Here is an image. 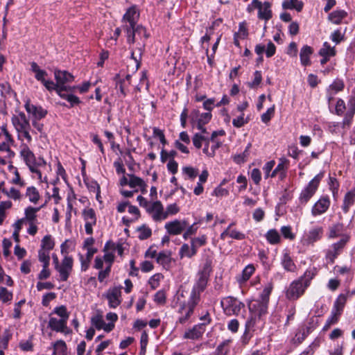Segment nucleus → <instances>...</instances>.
I'll return each mask as SVG.
<instances>
[{
    "mask_svg": "<svg viewBox=\"0 0 355 355\" xmlns=\"http://www.w3.org/2000/svg\"><path fill=\"white\" fill-rule=\"evenodd\" d=\"M248 306L250 312L252 315L261 318L267 313L268 303L257 300L250 304Z\"/></svg>",
    "mask_w": 355,
    "mask_h": 355,
    "instance_id": "22",
    "label": "nucleus"
},
{
    "mask_svg": "<svg viewBox=\"0 0 355 355\" xmlns=\"http://www.w3.org/2000/svg\"><path fill=\"white\" fill-rule=\"evenodd\" d=\"M252 146V144L249 143L247 146L245 147V149L244 151L241 154H237L234 155L233 160L236 164H242L246 162L247 158L250 155V149Z\"/></svg>",
    "mask_w": 355,
    "mask_h": 355,
    "instance_id": "43",
    "label": "nucleus"
},
{
    "mask_svg": "<svg viewBox=\"0 0 355 355\" xmlns=\"http://www.w3.org/2000/svg\"><path fill=\"white\" fill-rule=\"evenodd\" d=\"M212 270V261L207 258L202 267L198 272L195 282L189 293L187 301L184 298V291L180 290L178 293V312L181 315L178 321L181 324L185 323L193 313L196 306L200 301L201 293L206 289Z\"/></svg>",
    "mask_w": 355,
    "mask_h": 355,
    "instance_id": "1",
    "label": "nucleus"
},
{
    "mask_svg": "<svg viewBox=\"0 0 355 355\" xmlns=\"http://www.w3.org/2000/svg\"><path fill=\"white\" fill-rule=\"evenodd\" d=\"M255 268L254 265L249 264L243 270L241 275L236 277V280L240 285L245 283L254 272Z\"/></svg>",
    "mask_w": 355,
    "mask_h": 355,
    "instance_id": "30",
    "label": "nucleus"
},
{
    "mask_svg": "<svg viewBox=\"0 0 355 355\" xmlns=\"http://www.w3.org/2000/svg\"><path fill=\"white\" fill-rule=\"evenodd\" d=\"M108 305L112 309L116 308L121 302V287H113L105 294Z\"/></svg>",
    "mask_w": 355,
    "mask_h": 355,
    "instance_id": "17",
    "label": "nucleus"
},
{
    "mask_svg": "<svg viewBox=\"0 0 355 355\" xmlns=\"http://www.w3.org/2000/svg\"><path fill=\"white\" fill-rule=\"evenodd\" d=\"M315 270L314 268H309V269H307L304 275L302 276H301L299 279H302V281L304 282V284L307 286L309 287L310 284H311V281L313 279V278L315 277Z\"/></svg>",
    "mask_w": 355,
    "mask_h": 355,
    "instance_id": "47",
    "label": "nucleus"
},
{
    "mask_svg": "<svg viewBox=\"0 0 355 355\" xmlns=\"http://www.w3.org/2000/svg\"><path fill=\"white\" fill-rule=\"evenodd\" d=\"M330 204V199L328 196H322L312 207V216L315 217L324 214L329 208Z\"/></svg>",
    "mask_w": 355,
    "mask_h": 355,
    "instance_id": "18",
    "label": "nucleus"
},
{
    "mask_svg": "<svg viewBox=\"0 0 355 355\" xmlns=\"http://www.w3.org/2000/svg\"><path fill=\"white\" fill-rule=\"evenodd\" d=\"M171 259V252L162 251L157 256V262L162 265L165 269H168L170 268Z\"/></svg>",
    "mask_w": 355,
    "mask_h": 355,
    "instance_id": "31",
    "label": "nucleus"
},
{
    "mask_svg": "<svg viewBox=\"0 0 355 355\" xmlns=\"http://www.w3.org/2000/svg\"><path fill=\"white\" fill-rule=\"evenodd\" d=\"M48 327L53 331L60 332L64 335L71 334V330L67 327V321L50 315Z\"/></svg>",
    "mask_w": 355,
    "mask_h": 355,
    "instance_id": "15",
    "label": "nucleus"
},
{
    "mask_svg": "<svg viewBox=\"0 0 355 355\" xmlns=\"http://www.w3.org/2000/svg\"><path fill=\"white\" fill-rule=\"evenodd\" d=\"M24 107L30 116H33L32 120H40L46 116L47 111L41 106H37L31 103L30 101H26Z\"/></svg>",
    "mask_w": 355,
    "mask_h": 355,
    "instance_id": "20",
    "label": "nucleus"
},
{
    "mask_svg": "<svg viewBox=\"0 0 355 355\" xmlns=\"http://www.w3.org/2000/svg\"><path fill=\"white\" fill-rule=\"evenodd\" d=\"M207 236L203 234L198 237L193 238L191 240V244L196 249V250L198 251V248L203 246L207 243Z\"/></svg>",
    "mask_w": 355,
    "mask_h": 355,
    "instance_id": "54",
    "label": "nucleus"
},
{
    "mask_svg": "<svg viewBox=\"0 0 355 355\" xmlns=\"http://www.w3.org/2000/svg\"><path fill=\"white\" fill-rule=\"evenodd\" d=\"M196 253L197 251L193 245H191V246H189L187 243H184L179 250V256L180 259H183L184 257L191 258L196 255Z\"/></svg>",
    "mask_w": 355,
    "mask_h": 355,
    "instance_id": "38",
    "label": "nucleus"
},
{
    "mask_svg": "<svg viewBox=\"0 0 355 355\" xmlns=\"http://www.w3.org/2000/svg\"><path fill=\"white\" fill-rule=\"evenodd\" d=\"M12 297V291H10L6 288L0 286V302L3 304H8L11 302Z\"/></svg>",
    "mask_w": 355,
    "mask_h": 355,
    "instance_id": "42",
    "label": "nucleus"
},
{
    "mask_svg": "<svg viewBox=\"0 0 355 355\" xmlns=\"http://www.w3.org/2000/svg\"><path fill=\"white\" fill-rule=\"evenodd\" d=\"M93 327L98 330L103 329L106 332H110L114 328V324L112 322L106 323L101 315H96L91 319Z\"/></svg>",
    "mask_w": 355,
    "mask_h": 355,
    "instance_id": "24",
    "label": "nucleus"
},
{
    "mask_svg": "<svg viewBox=\"0 0 355 355\" xmlns=\"http://www.w3.org/2000/svg\"><path fill=\"white\" fill-rule=\"evenodd\" d=\"M345 110L346 105L345 101L341 98H338L335 107V113L338 116H341L343 114Z\"/></svg>",
    "mask_w": 355,
    "mask_h": 355,
    "instance_id": "63",
    "label": "nucleus"
},
{
    "mask_svg": "<svg viewBox=\"0 0 355 355\" xmlns=\"http://www.w3.org/2000/svg\"><path fill=\"white\" fill-rule=\"evenodd\" d=\"M180 211V207L176 203H173L167 205L166 210H164L166 214V218L169 216H173L177 214Z\"/></svg>",
    "mask_w": 355,
    "mask_h": 355,
    "instance_id": "62",
    "label": "nucleus"
},
{
    "mask_svg": "<svg viewBox=\"0 0 355 355\" xmlns=\"http://www.w3.org/2000/svg\"><path fill=\"white\" fill-rule=\"evenodd\" d=\"M345 227L344 225L341 223H337L333 224L329 227V231L327 234V237L329 239H334L337 237H342L343 235Z\"/></svg>",
    "mask_w": 355,
    "mask_h": 355,
    "instance_id": "27",
    "label": "nucleus"
},
{
    "mask_svg": "<svg viewBox=\"0 0 355 355\" xmlns=\"http://www.w3.org/2000/svg\"><path fill=\"white\" fill-rule=\"evenodd\" d=\"M302 279L293 281L286 291V297L289 300H296L300 298L308 288Z\"/></svg>",
    "mask_w": 355,
    "mask_h": 355,
    "instance_id": "10",
    "label": "nucleus"
},
{
    "mask_svg": "<svg viewBox=\"0 0 355 355\" xmlns=\"http://www.w3.org/2000/svg\"><path fill=\"white\" fill-rule=\"evenodd\" d=\"M261 80H262L261 72L259 71H256L254 73V80L251 83H248V86L250 88H256L261 83Z\"/></svg>",
    "mask_w": 355,
    "mask_h": 355,
    "instance_id": "61",
    "label": "nucleus"
},
{
    "mask_svg": "<svg viewBox=\"0 0 355 355\" xmlns=\"http://www.w3.org/2000/svg\"><path fill=\"white\" fill-rule=\"evenodd\" d=\"M209 172L206 169L202 171V173L199 175L198 182H197V184L193 189V193L195 195L200 196L203 193L204 187L202 184L207 182Z\"/></svg>",
    "mask_w": 355,
    "mask_h": 355,
    "instance_id": "29",
    "label": "nucleus"
},
{
    "mask_svg": "<svg viewBox=\"0 0 355 355\" xmlns=\"http://www.w3.org/2000/svg\"><path fill=\"white\" fill-rule=\"evenodd\" d=\"M281 264L284 269L288 272H295L296 270V265L287 250H284L282 253Z\"/></svg>",
    "mask_w": 355,
    "mask_h": 355,
    "instance_id": "26",
    "label": "nucleus"
},
{
    "mask_svg": "<svg viewBox=\"0 0 355 355\" xmlns=\"http://www.w3.org/2000/svg\"><path fill=\"white\" fill-rule=\"evenodd\" d=\"M205 331V327H204V324H198L185 331L183 338L185 339L197 340L202 336Z\"/></svg>",
    "mask_w": 355,
    "mask_h": 355,
    "instance_id": "25",
    "label": "nucleus"
},
{
    "mask_svg": "<svg viewBox=\"0 0 355 355\" xmlns=\"http://www.w3.org/2000/svg\"><path fill=\"white\" fill-rule=\"evenodd\" d=\"M73 93V92H67L66 91L57 92L58 95L60 98L66 100L70 103L71 107L80 104L81 102L80 98L78 96H75Z\"/></svg>",
    "mask_w": 355,
    "mask_h": 355,
    "instance_id": "34",
    "label": "nucleus"
},
{
    "mask_svg": "<svg viewBox=\"0 0 355 355\" xmlns=\"http://www.w3.org/2000/svg\"><path fill=\"white\" fill-rule=\"evenodd\" d=\"M83 217L85 222V229L87 234H93V227L96 224V216L92 208H85L83 210Z\"/></svg>",
    "mask_w": 355,
    "mask_h": 355,
    "instance_id": "16",
    "label": "nucleus"
},
{
    "mask_svg": "<svg viewBox=\"0 0 355 355\" xmlns=\"http://www.w3.org/2000/svg\"><path fill=\"white\" fill-rule=\"evenodd\" d=\"M319 55L321 56H334L336 55L335 47L331 46L327 42H324L322 47L319 51Z\"/></svg>",
    "mask_w": 355,
    "mask_h": 355,
    "instance_id": "44",
    "label": "nucleus"
},
{
    "mask_svg": "<svg viewBox=\"0 0 355 355\" xmlns=\"http://www.w3.org/2000/svg\"><path fill=\"white\" fill-rule=\"evenodd\" d=\"M266 241L271 245L279 244L282 241L279 232L275 229L269 230L265 235Z\"/></svg>",
    "mask_w": 355,
    "mask_h": 355,
    "instance_id": "36",
    "label": "nucleus"
},
{
    "mask_svg": "<svg viewBox=\"0 0 355 355\" xmlns=\"http://www.w3.org/2000/svg\"><path fill=\"white\" fill-rule=\"evenodd\" d=\"M254 324L253 322V318L248 320L245 323V331L241 337V341L244 345L248 343L249 340L252 336V331H254Z\"/></svg>",
    "mask_w": 355,
    "mask_h": 355,
    "instance_id": "33",
    "label": "nucleus"
},
{
    "mask_svg": "<svg viewBox=\"0 0 355 355\" xmlns=\"http://www.w3.org/2000/svg\"><path fill=\"white\" fill-rule=\"evenodd\" d=\"M11 121L17 133L18 140L21 142L26 141L28 144H31L32 142V137L30 134L31 126L26 114L24 112H19L12 117Z\"/></svg>",
    "mask_w": 355,
    "mask_h": 355,
    "instance_id": "3",
    "label": "nucleus"
},
{
    "mask_svg": "<svg viewBox=\"0 0 355 355\" xmlns=\"http://www.w3.org/2000/svg\"><path fill=\"white\" fill-rule=\"evenodd\" d=\"M254 9L258 10V18L265 21H268L272 18L271 3L268 1L262 3L259 0H252L248 5L247 10L251 12Z\"/></svg>",
    "mask_w": 355,
    "mask_h": 355,
    "instance_id": "8",
    "label": "nucleus"
},
{
    "mask_svg": "<svg viewBox=\"0 0 355 355\" xmlns=\"http://www.w3.org/2000/svg\"><path fill=\"white\" fill-rule=\"evenodd\" d=\"M146 211L155 222H160L166 219V214L164 212V207L159 200L150 202L146 209Z\"/></svg>",
    "mask_w": 355,
    "mask_h": 355,
    "instance_id": "13",
    "label": "nucleus"
},
{
    "mask_svg": "<svg viewBox=\"0 0 355 355\" xmlns=\"http://www.w3.org/2000/svg\"><path fill=\"white\" fill-rule=\"evenodd\" d=\"M107 250L112 251L114 254V252L116 251L119 255H122L123 252V248L121 244L115 245V243L112 241H107L105 244L103 251Z\"/></svg>",
    "mask_w": 355,
    "mask_h": 355,
    "instance_id": "50",
    "label": "nucleus"
},
{
    "mask_svg": "<svg viewBox=\"0 0 355 355\" xmlns=\"http://www.w3.org/2000/svg\"><path fill=\"white\" fill-rule=\"evenodd\" d=\"M26 197L33 204H37L40 200V194L37 189L33 186L27 187Z\"/></svg>",
    "mask_w": 355,
    "mask_h": 355,
    "instance_id": "37",
    "label": "nucleus"
},
{
    "mask_svg": "<svg viewBox=\"0 0 355 355\" xmlns=\"http://www.w3.org/2000/svg\"><path fill=\"white\" fill-rule=\"evenodd\" d=\"M187 227V220L185 219H175L165 223L164 228L170 235H180Z\"/></svg>",
    "mask_w": 355,
    "mask_h": 355,
    "instance_id": "14",
    "label": "nucleus"
},
{
    "mask_svg": "<svg viewBox=\"0 0 355 355\" xmlns=\"http://www.w3.org/2000/svg\"><path fill=\"white\" fill-rule=\"evenodd\" d=\"M164 276L161 273H156L150 277L148 284L151 289L155 290L159 287V283L163 279Z\"/></svg>",
    "mask_w": 355,
    "mask_h": 355,
    "instance_id": "56",
    "label": "nucleus"
},
{
    "mask_svg": "<svg viewBox=\"0 0 355 355\" xmlns=\"http://www.w3.org/2000/svg\"><path fill=\"white\" fill-rule=\"evenodd\" d=\"M355 202V188H352L350 191L346 193L343 199L342 209L345 213L349 211V208Z\"/></svg>",
    "mask_w": 355,
    "mask_h": 355,
    "instance_id": "28",
    "label": "nucleus"
},
{
    "mask_svg": "<svg viewBox=\"0 0 355 355\" xmlns=\"http://www.w3.org/2000/svg\"><path fill=\"white\" fill-rule=\"evenodd\" d=\"M26 300L23 299L14 305L12 318L15 320H19L21 318V306L25 304Z\"/></svg>",
    "mask_w": 355,
    "mask_h": 355,
    "instance_id": "57",
    "label": "nucleus"
},
{
    "mask_svg": "<svg viewBox=\"0 0 355 355\" xmlns=\"http://www.w3.org/2000/svg\"><path fill=\"white\" fill-rule=\"evenodd\" d=\"M324 175V172L317 174L300 193L299 200L302 204H306L313 196L318 189L320 181Z\"/></svg>",
    "mask_w": 355,
    "mask_h": 355,
    "instance_id": "7",
    "label": "nucleus"
},
{
    "mask_svg": "<svg viewBox=\"0 0 355 355\" xmlns=\"http://www.w3.org/2000/svg\"><path fill=\"white\" fill-rule=\"evenodd\" d=\"M349 234H343L339 241L332 243L325 251V259L328 263H334L336 259L342 253L350 240Z\"/></svg>",
    "mask_w": 355,
    "mask_h": 355,
    "instance_id": "6",
    "label": "nucleus"
},
{
    "mask_svg": "<svg viewBox=\"0 0 355 355\" xmlns=\"http://www.w3.org/2000/svg\"><path fill=\"white\" fill-rule=\"evenodd\" d=\"M38 260L42 263V266H46L50 264L49 252L44 249H40L38 251Z\"/></svg>",
    "mask_w": 355,
    "mask_h": 355,
    "instance_id": "55",
    "label": "nucleus"
},
{
    "mask_svg": "<svg viewBox=\"0 0 355 355\" xmlns=\"http://www.w3.org/2000/svg\"><path fill=\"white\" fill-rule=\"evenodd\" d=\"M220 304L224 313L227 315H237L241 309L245 308L244 303L232 296L223 298Z\"/></svg>",
    "mask_w": 355,
    "mask_h": 355,
    "instance_id": "9",
    "label": "nucleus"
},
{
    "mask_svg": "<svg viewBox=\"0 0 355 355\" xmlns=\"http://www.w3.org/2000/svg\"><path fill=\"white\" fill-rule=\"evenodd\" d=\"M273 289V285L271 282H268L264 287L262 293L260 295V299L259 300L269 303V298L270 293Z\"/></svg>",
    "mask_w": 355,
    "mask_h": 355,
    "instance_id": "51",
    "label": "nucleus"
},
{
    "mask_svg": "<svg viewBox=\"0 0 355 355\" xmlns=\"http://www.w3.org/2000/svg\"><path fill=\"white\" fill-rule=\"evenodd\" d=\"M67 241H66L61 245V253L62 254L65 255L62 260L61 263L56 267L55 269L59 272L60 280L63 282H66L68 279L70 273L72 271L73 265V259L72 257L67 256Z\"/></svg>",
    "mask_w": 355,
    "mask_h": 355,
    "instance_id": "5",
    "label": "nucleus"
},
{
    "mask_svg": "<svg viewBox=\"0 0 355 355\" xmlns=\"http://www.w3.org/2000/svg\"><path fill=\"white\" fill-rule=\"evenodd\" d=\"M54 241L51 235H46L42 239L41 248L50 252L54 248Z\"/></svg>",
    "mask_w": 355,
    "mask_h": 355,
    "instance_id": "49",
    "label": "nucleus"
},
{
    "mask_svg": "<svg viewBox=\"0 0 355 355\" xmlns=\"http://www.w3.org/2000/svg\"><path fill=\"white\" fill-rule=\"evenodd\" d=\"M53 355H55L57 353L62 354V355H65L67 353V345L65 342L62 340H59L55 342L53 345Z\"/></svg>",
    "mask_w": 355,
    "mask_h": 355,
    "instance_id": "46",
    "label": "nucleus"
},
{
    "mask_svg": "<svg viewBox=\"0 0 355 355\" xmlns=\"http://www.w3.org/2000/svg\"><path fill=\"white\" fill-rule=\"evenodd\" d=\"M1 193L8 198L12 199L14 200H19L21 198L20 191L15 187H10L8 189L2 187Z\"/></svg>",
    "mask_w": 355,
    "mask_h": 355,
    "instance_id": "41",
    "label": "nucleus"
},
{
    "mask_svg": "<svg viewBox=\"0 0 355 355\" xmlns=\"http://www.w3.org/2000/svg\"><path fill=\"white\" fill-rule=\"evenodd\" d=\"M138 238L140 240H145L149 238L152 234L151 229L144 225L137 228Z\"/></svg>",
    "mask_w": 355,
    "mask_h": 355,
    "instance_id": "52",
    "label": "nucleus"
},
{
    "mask_svg": "<svg viewBox=\"0 0 355 355\" xmlns=\"http://www.w3.org/2000/svg\"><path fill=\"white\" fill-rule=\"evenodd\" d=\"M344 87L345 85L343 81L340 79H336L332 83V84L329 86L327 89H329L330 92L332 91L336 94L340 91H343Z\"/></svg>",
    "mask_w": 355,
    "mask_h": 355,
    "instance_id": "59",
    "label": "nucleus"
},
{
    "mask_svg": "<svg viewBox=\"0 0 355 355\" xmlns=\"http://www.w3.org/2000/svg\"><path fill=\"white\" fill-rule=\"evenodd\" d=\"M192 120L196 118L197 127L202 132H205L204 125L209 122L211 119V114L209 112L200 114L198 110H193L191 113Z\"/></svg>",
    "mask_w": 355,
    "mask_h": 355,
    "instance_id": "23",
    "label": "nucleus"
},
{
    "mask_svg": "<svg viewBox=\"0 0 355 355\" xmlns=\"http://www.w3.org/2000/svg\"><path fill=\"white\" fill-rule=\"evenodd\" d=\"M54 78L55 83L53 87V91L59 92L66 91L67 92H74L75 87L68 85L69 83L74 80V76L69 72L64 70L55 69Z\"/></svg>",
    "mask_w": 355,
    "mask_h": 355,
    "instance_id": "4",
    "label": "nucleus"
},
{
    "mask_svg": "<svg viewBox=\"0 0 355 355\" xmlns=\"http://www.w3.org/2000/svg\"><path fill=\"white\" fill-rule=\"evenodd\" d=\"M123 28L125 30L127 33V41L128 43H134L135 42L136 35L144 36L147 38L148 35L146 34V30L141 26H137L134 28H128V25H123Z\"/></svg>",
    "mask_w": 355,
    "mask_h": 355,
    "instance_id": "21",
    "label": "nucleus"
},
{
    "mask_svg": "<svg viewBox=\"0 0 355 355\" xmlns=\"http://www.w3.org/2000/svg\"><path fill=\"white\" fill-rule=\"evenodd\" d=\"M355 114V110H352L351 106H348V110L343 119V126L349 125L351 124L352 118Z\"/></svg>",
    "mask_w": 355,
    "mask_h": 355,
    "instance_id": "64",
    "label": "nucleus"
},
{
    "mask_svg": "<svg viewBox=\"0 0 355 355\" xmlns=\"http://www.w3.org/2000/svg\"><path fill=\"white\" fill-rule=\"evenodd\" d=\"M313 53V49L308 46H304L300 53V58L301 64L303 66H308L311 64L310 56Z\"/></svg>",
    "mask_w": 355,
    "mask_h": 355,
    "instance_id": "32",
    "label": "nucleus"
},
{
    "mask_svg": "<svg viewBox=\"0 0 355 355\" xmlns=\"http://www.w3.org/2000/svg\"><path fill=\"white\" fill-rule=\"evenodd\" d=\"M139 12L135 6L129 8L124 14L122 22L123 25H128V28H134L139 19Z\"/></svg>",
    "mask_w": 355,
    "mask_h": 355,
    "instance_id": "19",
    "label": "nucleus"
},
{
    "mask_svg": "<svg viewBox=\"0 0 355 355\" xmlns=\"http://www.w3.org/2000/svg\"><path fill=\"white\" fill-rule=\"evenodd\" d=\"M282 8L284 10L295 9L300 12L303 8V3L298 0H285L282 3Z\"/></svg>",
    "mask_w": 355,
    "mask_h": 355,
    "instance_id": "40",
    "label": "nucleus"
},
{
    "mask_svg": "<svg viewBox=\"0 0 355 355\" xmlns=\"http://www.w3.org/2000/svg\"><path fill=\"white\" fill-rule=\"evenodd\" d=\"M31 69L35 73V79L37 81H40L48 91L52 92L54 86V82L46 78L48 76L47 72L44 69H40L38 64L35 62L31 63Z\"/></svg>",
    "mask_w": 355,
    "mask_h": 355,
    "instance_id": "12",
    "label": "nucleus"
},
{
    "mask_svg": "<svg viewBox=\"0 0 355 355\" xmlns=\"http://www.w3.org/2000/svg\"><path fill=\"white\" fill-rule=\"evenodd\" d=\"M323 234L324 228L316 225L304 232L301 241L304 245H313L315 243L322 239Z\"/></svg>",
    "mask_w": 355,
    "mask_h": 355,
    "instance_id": "11",
    "label": "nucleus"
},
{
    "mask_svg": "<svg viewBox=\"0 0 355 355\" xmlns=\"http://www.w3.org/2000/svg\"><path fill=\"white\" fill-rule=\"evenodd\" d=\"M280 230L284 238L289 239L291 241L293 240L295 238V235L292 232V228L291 226H282Z\"/></svg>",
    "mask_w": 355,
    "mask_h": 355,
    "instance_id": "60",
    "label": "nucleus"
},
{
    "mask_svg": "<svg viewBox=\"0 0 355 355\" xmlns=\"http://www.w3.org/2000/svg\"><path fill=\"white\" fill-rule=\"evenodd\" d=\"M130 180L128 182V185L130 188L135 189L137 187H140L143 185L145 181L139 177H137L135 175H130Z\"/></svg>",
    "mask_w": 355,
    "mask_h": 355,
    "instance_id": "58",
    "label": "nucleus"
},
{
    "mask_svg": "<svg viewBox=\"0 0 355 355\" xmlns=\"http://www.w3.org/2000/svg\"><path fill=\"white\" fill-rule=\"evenodd\" d=\"M348 297L351 296L348 295L347 293L346 295H340L335 300L333 308L343 312Z\"/></svg>",
    "mask_w": 355,
    "mask_h": 355,
    "instance_id": "45",
    "label": "nucleus"
},
{
    "mask_svg": "<svg viewBox=\"0 0 355 355\" xmlns=\"http://www.w3.org/2000/svg\"><path fill=\"white\" fill-rule=\"evenodd\" d=\"M347 15V13L345 10H334L329 15L328 19L333 24H339Z\"/></svg>",
    "mask_w": 355,
    "mask_h": 355,
    "instance_id": "39",
    "label": "nucleus"
},
{
    "mask_svg": "<svg viewBox=\"0 0 355 355\" xmlns=\"http://www.w3.org/2000/svg\"><path fill=\"white\" fill-rule=\"evenodd\" d=\"M27 142H21L20 145V156L26 163L29 171L36 175L37 179L40 182H46V177L42 178L41 168L45 167L46 162L42 157L36 158L33 151L30 149Z\"/></svg>",
    "mask_w": 355,
    "mask_h": 355,
    "instance_id": "2",
    "label": "nucleus"
},
{
    "mask_svg": "<svg viewBox=\"0 0 355 355\" xmlns=\"http://www.w3.org/2000/svg\"><path fill=\"white\" fill-rule=\"evenodd\" d=\"M41 209V207H33L28 206L24 209V216L21 218L24 222L37 220V213Z\"/></svg>",
    "mask_w": 355,
    "mask_h": 355,
    "instance_id": "35",
    "label": "nucleus"
},
{
    "mask_svg": "<svg viewBox=\"0 0 355 355\" xmlns=\"http://www.w3.org/2000/svg\"><path fill=\"white\" fill-rule=\"evenodd\" d=\"M182 173L186 175V179L193 180L198 175V169L192 166H184Z\"/></svg>",
    "mask_w": 355,
    "mask_h": 355,
    "instance_id": "53",
    "label": "nucleus"
},
{
    "mask_svg": "<svg viewBox=\"0 0 355 355\" xmlns=\"http://www.w3.org/2000/svg\"><path fill=\"white\" fill-rule=\"evenodd\" d=\"M53 313L58 315L60 317V319L64 320L65 321H68L69 318V313L67 311V309L65 306H56L53 311Z\"/></svg>",
    "mask_w": 355,
    "mask_h": 355,
    "instance_id": "48",
    "label": "nucleus"
}]
</instances>
